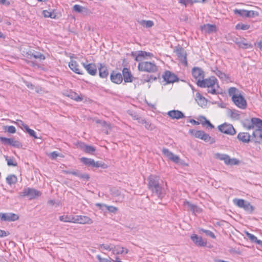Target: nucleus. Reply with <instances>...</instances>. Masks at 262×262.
Instances as JSON below:
<instances>
[{
    "label": "nucleus",
    "mask_w": 262,
    "mask_h": 262,
    "mask_svg": "<svg viewBox=\"0 0 262 262\" xmlns=\"http://www.w3.org/2000/svg\"><path fill=\"white\" fill-rule=\"evenodd\" d=\"M148 188L158 198H162L165 194L164 182L160 181V178L156 175H150L147 178Z\"/></svg>",
    "instance_id": "obj_1"
},
{
    "label": "nucleus",
    "mask_w": 262,
    "mask_h": 262,
    "mask_svg": "<svg viewBox=\"0 0 262 262\" xmlns=\"http://www.w3.org/2000/svg\"><path fill=\"white\" fill-rule=\"evenodd\" d=\"M41 193L34 188H25L19 192V198L27 197L29 200L34 199L40 196Z\"/></svg>",
    "instance_id": "obj_2"
},
{
    "label": "nucleus",
    "mask_w": 262,
    "mask_h": 262,
    "mask_svg": "<svg viewBox=\"0 0 262 262\" xmlns=\"http://www.w3.org/2000/svg\"><path fill=\"white\" fill-rule=\"evenodd\" d=\"M140 71L155 73L157 71L158 68L155 63L148 61L140 62L138 66Z\"/></svg>",
    "instance_id": "obj_3"
},
{
    "label": "nucleus",
    "mask_w": 262,
    "mask_h": 262,
    "mask_svg": "<svg viewBox=\"0 0 262 262\" xmlns=\"http://www.w3.org/2000/svg\"><path fill=\"white\" fill-rule=\"evenodd\" d=\"M233 203L239 208H243L246 211L251 213L254 210V207L249 202L241 199H234Z\"/></svg>",
    "instance_id": "obj_4"
},
{
    "label": "nucleus",
    "mask_w": 262,
    "mask_h": 262,
    "mask_svg": "<svg viewBox=\"0 0 262 262\" xmlns=\"http://www.w3.org/2000/svg\"><path fill=\"white\" fill-rule=\"evenodd\" d=\"M196 84L198 86L201 88H208L209 87L214 86L216 85L217 88L219 87L217 80L214 76L210 77L209 78L203 79L202 81L196 82Z\"/></svg>",
    "instance_id": "obj_5"
},
{
    "label": "nucleus",
    "mask_w": 262,
    "mask_h": 262,
    "mask_svg": "<svg viewBox=\"0 0 262 262\" xmlns=\"http://www.w3.org/2000/svg\"><path fill=\"white\" fill-rule=\"evenodd\" d=\"M233 12L235 14L238 15L242 17L245 16L247 17H254L259 15L258 12L252 10L248 11L244 9H236L233 10Z\"/></svg>",
    "instance_id": "obj_6"
},
{
    "label": "nucleus",
    "mask_w": 262,
    "mask_h": 262,
    "mask_svg": "<svg viewBox=\"0 0 262 262\" xmlns=\"http://www.w3.org/2000/svg\"><path fill=\"white\" fill-rule=\"evenodd\" d=\"M219 130L225 134L234 135L236 133L235 129L232 125L230 124L224 123L218 126Z\"/></svg>",
    "instance_id": "obj_7"
},
{
    "label": "nucleus",
    "mask_w": 262,
    "mask_h": 262,
    "mask_svg": "<svg viewBox=\"0 0 262 262\" xmlns=\"http://www.w3.org/2000/svg\"><path fill=\"white\" fill-rule=\"evenodd\" d=\"M164 81L167 83H171L179 81L178 76L169 71H166L162 75Z\"/></svg>",
    "instance_id": "obj_8"
},
{
    "label": "nucleus",
    "mask_w": 262,
    "mask_h": 262,
    "mask_svg": "<svg viewBox=\"0 0 262 262\" xmlns=\"http://www.w3.org/2000/svg\"><path fill=\"white\" fill-rule=\"evenodd\" d=\"M19 216L17 214L9 212L2 213L0 212V220L3 222H14L17 220Z\"/></svg>",
    "instance_id": "obj_9"
},
{
    "label": "nucleus",
    "mask_w": 262,
    "mask_h": 262,
    "mask_svg": "<svg viewBox=\"0 0 262 262\" xmlns=\"http://www.w3.org/2000/svg\"><path fill=\"white\" fill-rule=\"evenodd\" d=\"M131 55L135 57V60L136 61H140L142 57L146 58V57H149V58L154 57V55L152 53L144 51H139L137 52H133Z\"/></svg>",
    "instance_id": "obj_10"
},
{
    "label": "nucleus",
    "mask_w": 262,
    "mask_h": 262,
    "mask_svg": "<svg viewBox=\"0 0 262 262\" xmlns=\"http://www.w3.org/2000/svg\"><path fill=\"white\" fill-rule=\"evenodd\" d=\"M162 153L169 160L177 164H182L181 160L178 156L173 154L167 148L162 149Z\"/></svg>",
    "instance_id": "obj_11"
},
{
    "label": "nucleus",
    "mask_w": 262,
    "mask_h": 262,
    "mask_svg": "<svg viewBox=\"0 0 262 262\" xmlns=\"http://www.w3.org/2000/svg\"><path fill=\"white\" fill-rule=\"evenodd\" d=\"M232 101L236 106L241 109L244 110L247 107V101L242 94L238 95L236 97V98L233 99Z\"/></svg>",
    "instance_id": "obj_12"
},
{
    "label": "nucleus",
    "mask_w": 262,
    "mask_h": 262,
    "mask_svg": "<svg viewBox=\"0 0 262 262\" xmlns=\"http://www.w3.org/2000/svg\"><path fill=\"white\" fill-rule=\"evenodd\" d=\"M179 59L185 66L187 65V54L186 51L182 47H179L175 50Z\"/></svg>",
    "instance_id": "obj_13"
},
{
    "label": "nucleus",
    "mask_w": 262,
    "mask_h": 262,
    "mask_svg": "<svg viewBox=\"0 0 262 262\" xmlns=\"http://www.w3.org/2000/svg\"><path fill=\"white\" fill-rule=\"evenodd\" d=\"M192 75L196 82L202 81L204 78V72L203 70L199 67H193L192 69Z\"/></svg>",
    "instance_id": "obj_14"
},
{
    "label": "nucleus",
    "mask_w": 262,
    "mask_h": 262,
    "mask_svg": "<svg viewBox=\"0 0 262 262\" xmlns=\"http://www.w3.org/2000/svg\"><path fill=\"white\" fill-rule=\"evenodd\" d=\"M74 223L91 224L93 223V221L87 216L76 215L74 216Z\"/></svg>",
    "instance_id": "obj_15"
},
{
    "label": "nucleus",
    "mask_w": 262,
    "mask_h": 262,
    "mask_svg": "<svg viewBox=\"0 0 262 262\" xmlns=\"http://www.w3.org/2000/svg\"><path fill=\"white\" fill-rule=\"evenodd\" d=\"M77 145L78 148L86 154H93L96 151L95 147L85 144L82 142H78Z\"/></svg>",
    "instance_id": "obj_16"
},
{
    "label": "nucleus",
    "mask_w": 262,
    "mask_h": 262,
    "mask_svg": "<svg viewBox=\"0 0 262 262\" xmlns=\"http://www.w3.org/2000/svg\"><path fill=\"white\" fill-rule=\"evenodd\" d=\"M201 30L205 34H211L217 31L216 26L215 25L207 24L200 27Z\"/></svg>",
    "instance_id": "obj_17"
},
{
    "label": "nucleus",
    "mask_w": 262,
    "mask_h": 262,
    "mask_svg": "<svg viewBox=\"0 0 262 262\" xmlns=\"http://www.w3.org/2000/svg\"><path fill=\"white\" fill-rule=\"evenodd\" d=\"M26 57L28 58L31 59L32 57L35 59H39L40 60H44L45 56L44 55L39 52H37L35 50H29L26 52Z\"/></svg>",
    "instance_id": "obj_18"
},
{
    "label": "nucleus",
    "mask_w": 262,
    "mask_h": 262,
    "mask_svg": "<svg viewBox=\"0 0 262 262\" xmlns=\"http://www.w3.org/2000/svg\"><path fill=\"white\" fill-rule=\"evenodd\" d=\"M110 78L113 83L120 84L123 80L122 75L120 73H117L113 71L110 76Z\"/></svg>",
    "instance_id": "obj_19"
},
{
    "label": "nucleus",
    "mask_w": 262,
    "mask_h": 262,
    "mask_svg": "<svg viewBox=\"0 0 262 262\" xmlns=\"http://www.w3.org/2000/svg\"><path fill=\"white\" fill-rule=\"evenodd\" d=\"M191 239L198 246L203 247L206 246V241L204 240L202 237L199 236L196 234H192L191 236Z\"/></svg>",
    "instance_id": "obj_20"
},
{
    "label": "nucleus",
    "mask_w": 262,
    "mask_h": 262,
    "mask_svg": "<svg viewBox=\"0 0 262 262\" xmlns=\"http://www.w3.org/2000/svg\"><path fill=\"white\" fill-rule=\"evenodd\" d=\"M252 138L255 143L262 144V129H255L253 131Z\"/></svg>",
    "instance_id": "obj_21"
},
{
    "label": "nucleus",
    "mask_w": 262,
    "mask_h": 262,
    "mask_svg": "<svg viewBox=\"0 0 262 262\" xmlns=\"http://www.w3.org/2000/svg\"><path fill=\"white\" fill-rule=\"evenodd\" d=\"M167 115L172 119H179L185 117L184 114L179 110H172L167 113Z\"/></svg>",
    "instance_id": "obj_22"
},
{
    "label": "nucleus",
    "mask_w": 262,
    "mask_h": 262,
    "mask_svg": "<svg viewBox=\"0 0 262 262\" xmlns=\"http://www.w3.org/2000/svg\"><path fill=\"white\" fill-rule=\"evenodd\" d=\"M122 77L125 82H132L133 81V76L129 70L127 68H124L122 70Z\"/></svg>",
    "instance_id": "obj_23"
},
{
    "label": "nucleus",
    "mask_w": 262,
    "mask_h": 262,
    "mask_svg": "<svg viewBox=\"0 0 262 262\" xmlns=\"http://www.w3.org/2000/svg\"><path fill=\"white\" fill-rule=\"evenodd\" d=\"M99 75L102 78H106L108 76V71L105 65L102 63H99L98 67Z\"/></svg>",
    "instance_id": "obj_24"
},
{
    "label": "nucleus",
    "mask_w": 262,
    "mask_h": 262,
    "mask_svg": "<svg viewBox=\"0 0 262 262\" xmlns=\"http://www.w3.org/2000/svg\"><path fill=\"white\" fill-rule=\"evenodd\" d=\"M67 96L77 102L81 101L83 99V96L82 95H79L77 93L72 90L67 92Z\"/></svg>",
    "instance_id": "obj_25"
},
{
    "label": "nucleus",
    "mask_w": 262,
    "mask_h": 262,
    "mask_svg": "<svg viewBox=\"0 0 262 262\" xmlns=\"http://www.w3.org/2000/svg\"><path fill=\"white\" fill-rule=\"evenodd\" d=\"M69 67L74 72L77 74H82L83 73L79 68L78 63L75 60H71L69 63Z\"/></svg>",
    "instance_id": "obj_26"
},
{
    "label": "nucleus",
    "mask_w": 262,
    "mask_h": 262,
    "mask_svg": "<svg viewBox=\"0 0 262 262\" xmlns=\"http://www.w3.org/2000/svg\"><path fill=\"white\" fill-rule=\"evenodd\" d=\"M237 138L244 143H248L250 141L251 136L248 133H239L237 135Z\"/></svg>",
    "instance_id": "obj_27"
},
{
    "label": "nucleus",
    "mask_w": 262,
    "mask_h": 262,
    "mask_svg": "<svg viewBox=\"0 0 262 262\" xmlns=\"http://www.w3.org/2000/svg\"><path fill=\"white\" fill-rule=\"evenodd\" d=\"M184 205L185 206H187V209L188 210H190L193 213L194 212H200V208L196 205L193 204H191L190 202L185 200L184 202Z\"/></svg>",
    "instance_id": "obj_28"
},
{
    "label": "nucleus",
    "mask_w": 262,
    "mask_h": 262,
    "mask_svg": "<svg viewBox=\"0 0 262 262\" xmlns=\"http://www.w3.org/2000/svg\"><path fill=\"white\" fill-rule=\"evenodd\" d=\"M241 94L239 90L235 87H231L228 89V95L231 97L232 100Z\"/></svg>",
    "instance_id": "obj_29"
},
{
    "label": "nucleus",
    "mask_w": 262,
    "mask_h": 262,
    "mask_svg": "<svg viewBox=\"0 0 262 262\" xmlns=\"http://www.w3.org/2000/svg\"><path fill=\"white\" fill-rule=\"evenodd\" d=\"M228 115L232 119L235 120H239L240 118L239 112L236 110H229L227 112Z\"/></svg>",
    "instance_id": "obj_30"
},
{
    "label": "nucleus",
    "mask_w": 262,
    "mask_h": 262,
    "mask_svg": "<svg viewBox=\"0 0 262 262\" xmlns=\"http://www.w3.org/2000/svg\"><path fill=\"white\" fill-rule=\"evenodd\" d=\"M225 163L228 165H237L239 163V161L235 158L231 159L228 155H226L223 160Z\"/></svg>",
    "instance_id": "obj_31"
},
{
    "label": "nucleus",
    "mask_w": 262,
    "mask_h": 262,
    "mask_svg": "<svg viewBox=\"0 0 262 262\" xmlns=\"http://www.w3.org/2000/svg\"><path fill=\"white\" fill-rule=\"evenodd\" d=\"M85 70L89 74L92 76L95 75L97 71L96 65L93 63L88 64L85 67Z\"/></svg>",
    "instance_id": "obj_32"
},
{
    "label": "nucleus",
    "mask_w": 262,
    "mask_h": 262,
    "mask_svg": "<svg viewBox=\"0 0 262 262\" xmlns=\"http://www.w3.org/2000/svg\"><path fill=\"white\" fill-rule=\"evenodd\" d=\"M157 79V78L152 75H150L149 74H144L142 76L141 79V81L143 84L145 82H150L151 81H155Z\"/></svg>",
    "instance_id": "obj_33"
},
{
    "label": "nucleus",
    "mask_w": 262,
    "mask_h": 262,
    "mask_svg": "<svg viewBox=\"0 0 262 262\" xmlns=\"http://www.w3.org/2000/svg\"><path fill=\"white\" fill-rule=\"evenodd\" d=\"M253 128L256 127V129H262V120L257 118H252V124Z\"/></svg>",
    "instance_id": "obj_34"
},
{
    "label": "nucleus",
    "mask_w": 262,
    "mask_h": 262,
    "mask_svg": "<svg viewBox=\"0 0 262 262\" xmlns=\"http://www.w3.org/2000/svg\"><path fill=\"white\" fill-rule=\"evenodd\" d=\"M196 96V101L198 102L199 105H201V106L206 105V99L204 97H203L200 93H197Z\"/></svg>",
    "instance_id": "obj_35"
},
{
    "label": "nucleus",
    "mask_w": 262,
    "mask_h": 262,
    "mask_svg": "<svg viewBox=\"0 0 262 262\" xmlns=\"http://www.w3.org/2000/svg\"><path fill=\"white\" fill-rule=\"evenodd\" d=\"M17 178L14 174H10L6 178V182L9 185H12L16 183Z\"/></svg>",
    "instance_id": "obj_36"
},
{
    "label": "nucleus",
    "mask_w": 262,
    "mask_h": 262,
    "mask_svg": "<svg viewBox=\"0 0 262 262\" xmlns=\"http://www.w3.org/2000/svg\"><path fill=\"white\" fill-rule=\"evenodd\" d=\"M80 161L86 166H90L93 167V164H94V160L90 158L82 157L80 159Z\"/></svg>",
    "instance_id": "obj_37"
},
{
    "label": "nucleus",
    "mask_w": 262,
    "mask_h": 262,
    "mask_svg": "<svg viewBox=\"0 0 262 262\" xmlns=\"http://www.w3.org/2000/svg\"><path fill=\"white\" fill-rule=\"evenodd\" d=\"M138 23L143 27H145L146 28H149L152 27L154 25V23L152 20H141L138 21Z\"/></svg>",
    "instance_id": "obj_38"
},
{
    "label": "nucleus",
    "mask_w": 262,
    "mask_h": 262,
    "mask_svg": "<svg viewBox=\"0 0 262 262\" xmlns=\"http://www.w3.org/2000/svg\"><path fill=\"white\" fill-rule=\"evenodd\" d=\"M113 250H111L112 253L114 254H124V248L120 247L118 246H116L115 245H113Z\"/></svg>",
    "instance_id": "obj_39"
},
{
    "label": "nucleus",
    "mask_w": 262,
    "mask_h": 262,
    "mask_svg": "<svg viewBox=\"0 0 262 262\" xmlns=\"http://www.w3.org/2000/svg\"><path fill=\"white\" fill-rule=\"evenodd\" d=\"M59 219L60 221L63 222L74 223V216L70 215H61L60 216Z\"/></svg>",
    "instance_id": "obj_40"
},
{
    "label": "nucleus",
    "mask_w": 262,
    "mask_h": 262,
    "mask_svg": "<svg viewBox=\"0 0 262 262\" xmlns=\"http://www.w3.org/2000/svg\"><path fill=\"white\" fill-rule=\"evenodd\" d=\"M243 126L248 130L253 129V124H252V118L251 120L245 119L242 122Z\"/></svg>",
    "instance_id": "obj_41"
},
{
    "label": "nucleus",
    "mask_w": 262,
    "mask_h": 262,
    "mask_svg": "<svg viewBox=\"0 0 262 262\" xmlns=\"http://www.w3.org/2000/svg\"><path fill=\"white\" fill-rule=\"evenodd\" d=\"M189 132L193 135L195 138L200 139L202 140L203 137L204 132L202 130H190Z\"/></svg>",
    "instance_id": "obj_42"
},
{
    "label": "nucleus",
    "mask_w": 262,
    "mask_h": 262,
    "mask_svg": "<svg viewBox=\"0 0 262 262\" xmlns=\"http://www.w3.org/2000/svg\"><path fill=\"white\" fill-rule=\"evenodd\" d=\"M24 129L31 137L34 138L35 139H38L39 137L36 136V133L32 129L29 128L28 125L24 126Z\"/></svg>",
    "instance_id": "obj_43"
},
{
    "label": "nucleus",
    "mask_w": 262,
    "mask_h": 262,
    "mask_svg": "<svg viewBox=\"0 0 262 262\" xmlns=\"http://www.w3.org/2000/svg\"><path fill=\"white\" fill-rule=\"evenodd\" d=\"M236 44L239 47L243 49H248L251 48L252 47V45L250 43L248 42H245L244 41H240L236 42Z\"/></svg>",
    "instance_id": "obj_44"
},
{
    "label": "nucleus",
    "mask_w": 262,
    "mask_h": 262,
    "mask_svg": "<svg viewBox=\"0 0 262 262\" xmlns=\"http://www.w3.org/2000/svg\"><path fill=\"white\" fill-rule=\"evenodd\" d=\"M42 14L43 15L44 17H50L51 18H56V14L54 12L49 11L48 10H43L42 11Z\"/></svg>",
    "instance_id": "obj_45"
},
{
    "label": "nucleus",
    "mask_w": 262,
    "mask_h": 262,
    "mask_svg": "<svg viewBox=\"0 0 262 262\" xmlns=\"http://www.w3.org/2000/svg\"><path fill=\"white\" fill-rule=\"evenodd\" d=\"M9 145H11L14 147L21 148L22 147V144L17 140H15L13 139L10 138Z\"/></svg>",
    "instance_id": "obj_46"
},
{
    "label": "nucleus",
    "mask_w": 262,
    "mask_h": 262,
    "mask_svg": "<svg viewBox=\"0 0 262 262\" xmlns=\"http://www.w3.org/2000/svg\"><path fill=\"white\" fill-rule=\"evenodd\" d=\"M249 28L250 25L242 23H238L235 26V29L236 30H247Z\"/></svg>",
    "instance_id": "obj_47"
},
{
    "label": "nucleus",
    "mask_w": 262,
    "mask_h": 262,
    "mask_svg": "<svg viewBox=\"0 0 262 262\" xmlns=\"http://www.w3.org/2000/svg\"><path fill=\"white\" fill-rule=\"evenodd\" d=\"M98 245V249H105V250H107L108 251H111V250H113V244H99V245Z\"/></svg>",
    "instance_id": "obj_48"
},
{
    "label": "nucleus",
    "mask_w": 262,
    "mask_h": 262,
    "mask_svg": "<svg viewBox=\"0 0 262 262\" xmlns=\"http://www.w3.org/2000/svg\"><path fill=\"white\" fill-rule=\"evenodd\" d=\"M73 10L76 12L81 13L83 12V10H86L87 9L80 5H75L73 7Z\"/></svg>",
    "instance_id": "obj_49"
},
{
    "label": "nucleus",
    "mask_w": 262,
    "mask_h": 262,
    "mask_svg": "<svg viewBox=\"0 0 262 262\" xmlns=\"http://www.w3.org/2000/svg\"><path fill=\"white\" fill-rule=\"evenodd\" d=\"M202 140H204L205 142H208L210 143H212L214 142V140L213 138H212L208 134L204 133L203 137Z\"/></svg>",
    "instance_id": "obj_50"
},
{
    "label": "nucleus",
    "mask_w": 262,
    "mask_h": 262,
    "mask_svg": "<svg viewBox=\"0 0 262 262\" xmlns=\"http://www.w3.org/2000/svg\"><path fill=\"white\" fill-rule=\"evenodd\" d=\"M200 231H202V232L205 233V234L207 236H209L213 238H215V236L214 234L212 231H211L210 230H205L204 229H201Z\"/></svg>",
    "instance_id": "obj_51"
},
{
    "label": "nucleus",
    "mask_w": 262,
    "mask_h": 262,
    "mask_svg": "<svg viewBox=\"0 0 262 262\" xmlns=\"http://www.w3.org/2000/svg\"><path fill=\"white\" fill-rule=\"evenodd\" d=\"M93 167H102L103 168H106L105 164L104 163H102L101 162L99 161H96L95 162L94 161V164H93Z\"/></svg>",
    "instance_id": "obj_52"
},
{
    "label": "nucleus",
    "mask_w": 262,
    "mask_h": 262,
    "mask_svg": "<svg viewBox=\"0 0 262 262\" xmlns=\"http://www.w3.org/2000/svg\"><path fill=\"white\" fill-rule=\"evenodd\" d=\"M97 259L99 260V262H112L111 258H102L100 255L96 256Z\"/></svg>",
    "instance_id": "obj_53"
},
{
    "label": "nucleus",
    "mask_w": 262,
    "mask_h": 262,
    "mask_svg": "<svg viewBox=\"0 0 262 262\" xmlns=\"http://www.w3.org/2000/svg\"><path fill=\"white\" fill-rule=\"evenodd\" d=\"M6 160L7 162V165L8 166H15L17 165L16 162H14L12 159H11L10 158H8V157H6Z\"/></svg>",
    "instance_id": "obj_54"
},
{
    "label": "nucleus",
    "mask_w": 262,
    "mask_h": 262,
    "mask_svg": "<svg viewBox=\"0 0 262 262\" xmlns=\"http://www.w3.org/2000/svg\"><path fill=\"white\" fill-rule=\"evenodd\" d=\"M49 157L51 159L54 160L58 157H61V155L57 151H54L50 154Z\"/></svg>",
    "instance_id": "obj_55"
},
{
    "label": "nucleus",
    "mask_w": 262,
    "mask_h": 262,
    "mask_svg": "<svg viewBox=\"0 0 262 262\" xmlns=\"http://www.w3.org/2000/svg\"><path fill=\"white\" fill-rule=\"evenodd\" d=\"M246 235L252 242L255 243L257 238L255 235L248 232L246 233Z\"/></svg>",
    "instance_id": "obj_56"
},
{
    "label": "nucleus",
    "mask_w": 262,
    "mask_h": 262,
    "mask_svg": "<svg viewBox=\"0 0 262 262\" xmlns=\"http://www.w3.org/2000/svg\"><path fill=\"white\" fill-rule=\"evenodd\" d=\"M215 87H216V85L214 86L208 88L207 90V92L211 94H217V93L216 92Z\"/></svg>",
    "instance_id": "obj_57"
},
{
    "label": "nucleus",
    "mask_w": 262,
    "mask_h": 262,
    "mask_svg": "<svg viewBox=\"0 0 262 262\" xmlns=\"http://www.w3.org/2000/svg\"><path fill=\"white\" fill-rule=\"evenodd\" d=\"M97 206L99 207L100 209L101 210L105 211L107 210L108 205L104 204L97 203L96 205Z\"/></svg>",
    "instance_id": "obj_58"
},
{
    "label": "nucleus",
    "mask_w": 262,
    "mask_h": 262,
    "mask_svg": "<svg viewBox=\"0 0 262 262\" xmlns=\"http://www.w3.org/2000/svg\"><path fill=\"white\" fill-rule=\"evenodd\" d=\"M118 209V208L113 206H108L107 210L108 211L111 213H115Z\"/></svg>",
    "instance_id": "obj_59"
},
{
    "label": "nucleus",
    "mask_w": 262,
    "mask_h": 262,
    "mask_svg": "<svg viewBox=\"0 0 262 262\" xmlns=\"http://www.w3.org/2000/svg\"><path fill=\"white\" fill-rule=\"evenodd\" d=\"M216 74L221 78L222 79H225L227 77L226 75L223 73L222 71L217 70V71L216 73Z\"/></svg>",
    "instance_id": "obj_60"
},
{
    "label": "nucleus",
    "mask_w": 262,
    "mask_h": 262,
    "mask_svg": "<svg viewBox=\"0 0 262 262\" xmlns=\"http://www.w3.org/2000/svg\"><path fill=\"white\" fill-rule=\"evenodd\" d=\"M1 141L6 145H9L10 143V138H7L6 137H0Z\"/></svg>",
    "instance_id": "obj_61"
},
{
    "label": "nucleus",
    "mask_w": 262,
    "mask_h": 262,
    "mask_svg": "<svg viewBox=\"0 0 262 262\" xmlns=\"http://www.w3.org/2000/svg\"><path fill=\"white\" fill-rule=\"evenodd\" d=\"M7 132L9 133L14 134L16 132V128L14 126H9L7 127Z\"/></svg>",
    "instance_id": "obj_62"
},
{
    "label": "nucleus",
    "mask_w": 262,
    "mask_h": 262,
    "mask_svg": "<svg viewBox=\"0 0 262 262\" xmlns=\"http://www.w3.org/2000/svg\"><path fill=\"white\" fill-rule=\"evenodd\" d=\"M226 154L216 153L215 155V157L216 159H218L220 160H223L224 159V157L226 156Z\"/></svg>",
    "instance_id": "obj_63"
},
{
    "label": "nucleus",
    "mask_w": 262,
    "mask_h": 262,
    "mask_svg": "<svg viewBox=\"0 0 262 262\" xmlns=\"http://www.w3.org/2000/svg\"><path fill=\"white\" fill-rule=\"evenodd\" d=\"M79 178L84 180H86V181H88L90 179V177H89V174H88L86 173H80Z\"/></svg>",
    "instance_id": "obj_64"
}]
</instances>
